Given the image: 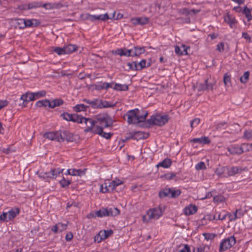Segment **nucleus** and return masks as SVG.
<instances>
[{"label":"nucleus","instance_id":"14","mask_svg":"<svg viewBox=\"0 0 252 252\" xmlns=\"http://www.w3.org/2000/svg\"><path fill=\"white\" fill-rule=\"evenodd\" d=\"M131 51L130 49L126 48H119L112 51V53L115 55H118L120 56L129 57L131 56Z\"/></svg>","mask_w":252,"mask_h":252},{"label":"nucleus","instance_id":"33","mask_svg":"<svg viewBox=\"0 0 252 252\" xmlns=\"http://www.w3.org/2000/svg\"><path fill=\"white\" fill-rule=\"evenodd\" d=\"M244 214V211L242 209H237L233 213V218H231L230 221L234 220L237 218H240Z\"/></svg>","mask_w":252,"mask_h":252},{"label":"nucleus","instance_id":"3","mask_svg":"<svg viewBox=\"0 0 252 252\" xmlns=\"http://www.w3.org/2000/svg\"><path fill=\"white\" fill-rule=\"evenodd\" d=\"M96 129H101V131L96 133L98 135L102 133L104 128L108 127L113 124L111 118L107 114L99 116L95 120Z\"/></svg>","mask_w":252,"mask_h":252},{"label":"nucleus","instance_id":"19","mask_svg":"<svg viewBox=\"0 0 252 252\" xmlns=\"http://www.w3.org/2000/svg\"><path fill=\"white\" fill-rule=\"evenodd\" d=\"M45 136L49 140L61 142L60 139V131L48 132L45 134Z\"/></svg>","mask_w":252,"mask_h":252},{"label":"nucleus","instance_id":"30","mask_svg":"<svg viewBox=\"0 0 252 252\" xmlns=\"http://www.w3.org/2000/svg\"><path fill=\"white\" fill-rule=\"evenodd\" d=\"M77 49V47L75 45L69 44L64 47L65 54H69L75 52Z\"/></svg>","mask_w":252,"mask_h":252},{"label":"nucleus","instance_id":"26","mask_svg":"<svg viewBox=\"0 0 252 252\" xmlns=\"http://www.w3.org/2000/svg\"><path fill=\"white\" fill-rule=\"evenodd\" d=\"M172 162L170 159L168 158H165L162 161L159 162L157 166L162 167L164 168H169L171 165Z\"/></svg>","mask_w":252,"mask_h":252},{"label":"nucleus","instance_id":"41","mask_svg":"<svg viewBox=\"0 0 252 252\" xmlns=\"http://www.w3.org/2000/svg\"><path fill=\"white\" fill-rule=\"evenodd\" d=\"M99 109L103 108L111 107L113 106V105L110 104L109 102L107 101H103L101 99H99Z\"/></svg>","mask_w":252,"mask_h":252},{"label":"nucleus","instance_id":"31","mask_svg":"<svg viewBox=\"0 0 252 252\" xmlns=\"http://www.w3.org/2000/svg\"><path fill=\"white\" fill-rule=\"evenodd\" d=\"M89 106L84 105V104H77L73 107V111L76 112H80L82 111H86Z\"/></svg>","mask_w":252,"mask_h":252},{"label":"nucleus","instance_id":"27","mask_svg":"<svg viewBox=\"0 0 252 252\" xmlns=\"http://www.w3.org/2000/svg\"><path fill=\"white\" fill-rule=\"evenodd\" d=\"M199 11V10L195 9H192L190 11L189 10V9L187 8H181L178 10V13L180 14L184 15L186 16L190 14L191 12H192L193 14H196Z\"/></svg>","mask_w":252,"mask_h":252},{"label":"nucleus","instance_id":"22","mask_svg":"<svg viewBox=\"0 0 252 252\" xmlns=\"http://www.w3.org/2000/svg\"><path fill=\"white\" fill-rule=\"evenodd\" d=\"M42 2L41 1H33L30 2L24 6V9L25 10H30L32 9H35L37 8L41 7Z\"/></svg>","mask_w":252,"mask_h":252},{"label":"nucleus","instance_id":"38","mask_svg":"<svg viewBox=\"0 0 252 252\" xmlns=\"http://www.w3.org/2000/svg\"><path fill=\"white\" fill-rule=\"evenodd\" d=\"M151 65L150 63L147 64L146 60L145 59L142 60L138 63H137V69L140 70L146 67H148Z\"/></svg>","mask_w":252,"mask_h":252},{"label":"nucleus","instance_id":"1","mask_svg":"<svg viewBox=\"0 0 252 252\" xmlns=\"http://www.w3.org/2000/svg\"><path fill=\"white\" fill-rule=\"evenodd\" d=\"M79 124H84L86 125V128L84 129L85 132H91L96 134L101 132V129H96L95 120L90 118H86L81 115L79 116L78 123Z\"/></svg>","mask_w":252,"mask_h":252},{"label":"nucleus","instance_id":"56","mask_svg":"<svg viewBox=\"0 0 252 252\" xmlns=\"http://www.w3.org/2000/svg\"><path fill=\"white\" fill-rule=\"evenodd\" d=\"M206 165L204 162L200 161L195 165V169L197 170H202L206 169Z\"/></svg>","mask_w":252,"mask_h":252},{"label":"nucleus","instance_id":"28","mask_svg":"<svg viewBox=\"0 0 252 252\" xmlns=\"http://www.w3.org/2000/svg\"><path fill=\"white\" fill-rule=\"evenodd\" d=\"M113 89L119 91H126L128 90V86L126 84H114Z\"/></svg>","mask_w":252,"mask_h":252},{"label":"nucleus","instance_id":"18","mask_svg":"<svg viewBox=\"0 0 252 252\" xmlns=\"http://www.w3.org/2000/svg\"><path fill=\"white\" fill-rule=\"evenodd\" d=\"M224 21L228 24H229L231 28H233L237 23V21L235 17L231 15H229V14H227L224 16Z\"/></svg>","mask_w":252,"mask_h":252},{"label":"nucleus","instance_id":"2","mask_svg":"<svg viewBox=\"0 0 252 252\" xmlns=\"http://www.w3.org/2000/svg\"><path fill=\"white\" fill-rule=\"evenodd\" d=\"M63 170V169L60 168H55L48 172L38 171L36 172V174L41 179L46 182H50V180L55 179L58 176H60Z\"/></svg>","mask_w":252,"mask_h":252},{"label":"nucleus","instance_id":"49","mask_svg":"<svg viewBox=\"0 0 252 252\" xmlns=\"http://www.w3.org/2000/svg\"><path fill=\"white\" fill-rule=\"evenodd\" d=\"M216 218L217 216L215 214L213 215L211 214H207L203 218V220H207L208 221H210L216 220Z\"/></svg>","mask_w":252,"mask_h":252},{"label":"nucleus","instance_id":"61","mask_svg":"<svg viewBox=\"0 0 252 252\" xmlns=\"http://www.w3.org/2000/svg\"><path fill=\"white\" fill-rule=\"evenodd\" d=\"M200 123V119L195 118L190 122V126L192 128L196 127Z\"/></svg>","mask_w":252,"mask_h":252},{"label":"nucleus","instance_id":"36","mask_svg":"<svg viewBox=\"0 0 252 252\" xmlns=\"http://www.w3.org/2000/svg\"><path fill=\"white\" fill-rule=\"evenodd\" d=\"M108 216H116L119 214L120 211L117 208H107Z\"/></svg>","mask_w":252,"mask_h":252},{"label":"nucleus","instance_id":"25","mask_svg":"<svg viewBox=\"0 0 252 252\" xmlns=\"http://www.w3.org/2000/svg\"><path fill=\"white\" fill-rule=\"evenodd\" d=\"M215 173L219 176H227V167H221L218 168L215 170Z\"/></svg>","mask_w":252,"mask_h":252},{"label":"nucleus","instance_id":"44","mask_svg":"<svg viewBox=\"0 0 252 252\" xmlns=\"http://www.w3.org/2000/svg\"><path fill=\"white\" fill-rule=\"evenodd\" d=\"M213 201L216 203H220L224 202L225 201V198L224 196L221 195H215L213 197Z\"/></svg>","mask_w":252,"mask_h":252},{"label":"nucleus","instance_id":"59","mask_svg":"<svg viewBox=\"0 0 252 252\" xmlns=\"http://www.w3.org/2000/svg\"><path fill=\"white\" fill-rule=\"evenodd\" d=\"M206 84V90H212L213 86L215 84V82H209L208 79L205 80Z\"/></svg>","mask_w":252,"mask_h":252},{"label":"nucleus","instance_id":"7","mask_svg":"<svg viewBox=\"0 0 252 252\" xmlns=\"http://www.w3.org/2000/svg\"><path fill=\"white\" fill-rule=\"evenodd\" d=\"M243 147H246L247 149L252 150V144H243L242 146L237 145H232L230 147L227 148V151L231 155H241L244 152Z\"/></svg>","mask_w":252,"mask_h":252},{"label":"nucleus","instance_id":"29","mask_svg":"<svg viewBox=\"0 0 252 252\" xmlns=\"http://www.w3.org/2000/svg\"><path fill=\"white\" fill-rule=\"evenodd\" d=\"M35 106L39 107L48 106L51 108V102L49 99L39 100L36 102Z\"/></svg>","mask_w":252,"mask_h":252},{"label":"nucleus","instance_id":"17","mask_svg":"<svg viewBox=\"0 0 252 252\" xmlns=\"http://www.w3.org/2000/svg\"><path fill=\"white\" fill-rule=\"evenodd\" d=\"M131 51V57L139 56L145 52V48L144 47L135 46L133 49H130Z\"/></svg>","mask_w":252,"mask_h":252},{"label":"nucleus","instance_id":"40","mask_svg":"<svg viewBox=\"0 0 252 252\" xmlns=\"http://www.w3.org/2000/svg\"><path fill=\"white\" fill-rule=\"evenodd\" d=\"M63 103V100L62 99H56L51 102V108L59 106Z\"/></svg>","mask_w":252,"mask_h":252},{"label":"nucleus","instance_id":"54","mask_svg":"<svg viewBox=\"0 0 252 252\" xmlns=\"http://www.w3.org/2000/svg\"><path fill=\"white\" fill-rule=\"evenodd\" d=\"M231 77L227 74H225L223 76V82L226 86H229L230 84Z\"/></svg>","mask_w":252,"mask_h":252},{"label":"nucleus","instance_id":"16","mask_svg":"<svg viewBox=\"0 0 252 252\" xmlns=\"http://www.w3.org/2000/svg\"><path fill=\"white\" fill-rule=\"evenodd\" d=\"M243 171V169L238 166H232L227 167V176H232L237 174H240Z\"/></svg>","mask_w":252,"mask_h":252},{"label":"nucleus","instance_id":"64","mask_svg":"<svg viewBox=\"0 0 252 252\" xmlns=\"http://www.w3.org/2000/svg\"><path fill=\"white\" fill-rule=\"evenodd\" d=\"M244 136L248 139L252 138V130L245 131Z\"/></svg>","mask_w":252,"mask_h":252},{"label":"nucleus","instance_id":"12","mask_svg":"<svg viewBox=\"0 0 252 252\" xmlns=\"http://www.w3.org/2000/svg\"><path fill=\"white\" fill-rule=\"evenodd\" d=\"M63 6V4L60 2L42 3L41 7H44L46 10H51L53 9H60Z\"/></svg>","mask_w":252,"mask_h":252},{"label":"nucleus","instance_id":"58","mask_svg":"<svg viewBox=\"0 0 252 252\" xmlns=\"http://www.w3.org/2000/svg\"><path fill=\"white\" fill-rule=\"evenodd\" d=\"M97 18H98V20H99L105 21L110 19V18L109 17L108 14L106 13H105L104 14L98 15Z\"/></svg>","mask_w":252,"mask_h":252},{"label":"nucleus","instance_id":"57","mask_svg":"<svg viewBox=\"0 0 252 252\" xmlns=\"http://www.w3.org/2000/svg\"><path fill=\"white\" fill-rule=\"evenodd\" d=\"M57 224L60 232H61L65 230L67 228V223H63L62 222H59Z\"/></svg>","mask_w":252,"mask_h":252},{"label":"nucleus","instance_id":"23","mask_svg":"<svg viewBox=\"0 0 252 252\" xmlns=\"http://www.w3.org/2000/svg\"><path fill=\"white\" fill-rule=\"evenodd\" d=\"M192 143H198L201 144H208L210 143V140L208 137L204 136L200 138H195L190 140Z\"/></svg>","mask_w":252,"mask_h":252},{"label":"nucleus","instance_id":"53","mask_svg":"<svg viewBox=\"0 0 252 252\" xmlns=\"http://www.w3.org/2000/svg\"><path fill=\"white\" fill-rule=\"evenodd\" d=\"M71 183L69 180H66L64 178H63L60 181V184L62 187L65 188L68 187Z\"/></svg>","mask_w":252,"mask_h":252},{"label":"nucleus","instance_id":"51","mask_svg":"<svg viewBox=\"0 0 252 252\" xmlns=\"http://www.w3.org/2000/svg\"><path fill=\"white\" fill-rule=\"evenodd\" d=\"M54 52L56 53L59 55H62L65 54L64 47L63 48L56 47L54 50Z\"/></svg>","mask_w":252,"mask_h":252},{"label":"nucleus","instance_id":"6","mask_svg":"<svg viewBox=\"0 0 252 252\" xmlns=\"http://www.w3.org/2000/svg\"><path fill=\"white\" fill-rule=\"evenodd\" d=\"M236 243V239L234 236H231L223 239L220 242L219 252H222L230 249Z\"/></svg>","mask_w":252,"mask_h":252},{"label":"nucleus","instance_id":"35","mask_svg":"<svg viewBox=\"0 0 252 252\" xmlns=\"http://www.w3.org/2000/svg\"><path fill=\"white\" fill-rule=\"evenodd\" d=\"M37 21L36 19H25L24 28L26 27H32L33 25H37Z\"/></svg>","mask_w":252,"mask_h":252},{"label":"nucleus","instance_id":"11","mask_svg":"<svg viewBox=\"0 0 252 252\" xmlns=\"http://www.w3.org/2000/svg\"><path fill=\"white\" fill-rule=\"evenodd\" d=\"M21 99L23 101V106H26L28 102L35 100L33 93H25L21 96Z\"/></svg>","mask_w":252,"mask_h":252},{"label":"nucleus","instance_id":"62","mask_svg":"<svg viewBox=\"0 0 252 252\" xmlns=\"http://www.w3.org/2000/svg\"><path fill=\"white\" fill-rule=\"evenodd\" d=\"M24 23L25 19H19L16 20V23L19 26V28L20 29H24Z\"/></svg>","mask_w":252,"mask_h":252},{"label":"nucleus","instance_id":"5","mask_svg":"<svg viewBox=\"0 0 252 252\" xmlns=\"http://www.w3.org/2000/svg\"><path fill=\"white\" fill-rule=\"evenodd\" d=\"M169 120V117L167 115H157L152 116L150 119L147 120V123L150 125H156L162 126L166 124Z\"/></svg>","mask_w":252,"mask_h":252},{"label":"nucleus","instance_id":"60","mask_svg":"<svg viewBox=\"0 0 252 252\" xmlns=\"http://www.w3.org/2000/svg\"><path fill=\"white\" fill-rule=\"evenodd\" d=\"M0 220L6 222L9 220L7 212H3L2 214L0 215Z\"/></svg>","mask_w":252,"mask_h":252},{"label":"nucleus","instance_id":"63","mask_svg":"<svg viewBox=\"0 0 252 252\" xmlns=\"http://www.w3.org/2000/svg\"><path fill=\"white\" fill-rule=\"evenodd\" d=\"M224 44L223 42L220 43L217 45L216 50L219 52H222L224 51Z\"/></svg>","mask_w":252,"mask_h":252},{"label":"nucleus","instance_id":"55","mask_svg":"<svg viewBox=\"0 0 252 252\" xmlns=\"http://www.w3.org/2000/svg\"><path fill=\"white\" fill-rule=\"evenodd\" d=\"M83 172L80 169H71V173L70 175L72 176H81Z\"/></svg>","mask_w":252,"mask_h":252},{"label":"nucleus","instance_id":"15","mask_svg":"<svg viewBox=\"0 0 252 252\" xmlns=\"http://www.w3.org/2000/svg\"><path fill=\"white\" fill-rule=\"evenodd\" d=\"M82 101L88 104L89 107H91L94 109H99V99L98 98H94L92 100L84 98Z\"/></svg>","mask_w":252,"mask_h":252},{"label":"nucleus","instance_id":"42","mask_svg":"<svg viewBox=\"0 0 252 252\" xmlns=\"http://www.w3.org/2000/svg\"><path fill=\"white\" fill-rule=\"evenodd\" d=\"M144 133L142 132L136 131L132 134L131 138L136 140L143 139L144 138Z\"/></svg>","mask_w":252,"mask_h":252},{"label":"nucleus","instance_id":"34","mask_svg":"<svg viewBox=\"0 0 252 252\" xmlns=\"http://www.w3.org/2000/svg\"><path fill=\"white\" fill-rule=\"evenodd\" d=\"M209 248V246L202 244L196 248H194L193 252H208Z\"/></svg>","mask_w":252,"mask_h":252},{"label":"nucleus","instance_id":"45","mask_svg":"<svg viewBox=\"0 0 252 252\" xmlns=\"http://www.w3.org/2000/svg\"><path fill=\"white\" fill-rule=\"evenodd\" d=\"M33 94H34V98L35 100V99H38L39 98H41L42 97L45 96L46 94V92L44 90H42V91H40L38 92L33 93Z\"/></svg>","mask_w":252,"mask_h":252},{"label":"nucleus","instance_id":"48","mask_svg":"<svg viewBox=\"0 0 252 252\" xmlns=\"http://www.w3.org/2000/svg\"><path fill=\"white\" fill-rule=\"evenodd\" d=\"M249 72L246 71L243 76H242L240 78V81L242 83H246L249 78Z\"/></svg>","mask_w":252,"mask_h":252},{"label":"nucleus","instance_id":"13","mask_svg":"<svg viewBox=\"0 0 252 252\" xmlns=\"http://www.w3.org/2000/svg\"><path fill=\"white\" fill-rule=\"evenodd\" d=\"M60 139L61 142L65 140L72 141L73 140V135L67 131H60Z\"/></svg>","mask_w":252,"mask_h":252},{"label":"nucleus","instance_id":"37","mask_svg":"<svg viewBox=\"0 0 252 252\" xmlns=\"http://www.w3.org/2000/svg\"><path fill=\"white\" fill-rule=\"evenodd\" d=\"M242 12L245 15L248 21H250L252 19V15L251 14V10L247 6L244 7V9Z\"/></svg>","mask_w":252,"mask_h":252},{"label":"nucleus","instance_id":"24","mask_svg":"<svg viewBox=\"0 0 252 252\" xmlns=\"http://www.w3.org/2000/svg\"><path fill=\"white\" fill-rule=\"evenodd\" d=\"M131 21L132 24L135 25L138 24L143 25L147 24L148 22L149 19L148 18L146 17H140L132 18L131 19Z\"/></svg>","mask_w":252,"mask_h":252},{"label":"nucleus","instance_id":"46","mask_svg":"<svg viewBox=\"0 0 252 252\" xmlns=\"http://www.w3.org/2000/svg\"><path fill=\"white\" fill-rule=\"evenodd\" d=\"M99 191L102 193H106L110 191V189L108 188L107 183H104L100 185Z\"/></svg>","mask_w":252,"mask_h":252},{"label":"nucleus","instance_id":"10","mask_svg":"<svg viewBox=\"0 0 252 252\" xmlns=\"http://www.w3.org/2000/svg\"><path fill=\"white\" fill-rule=\"evenodd\" d=\"M79 116L80 115L76 114H71L67 112H64L61 115L63 119L67 121H71L76 123H78Z\"/></svg>","mask_w":252,"mask_h":252},{"label":"nucleus","instance_id":"39","mask_svg":"<svg viewBox=\"0 0 252 252\" xmlns=\"http://www.w3.org/2000/svg\"><path fill=\"white\" fill-rule=\"evenodd\" d=\"M95 215L98 217H103L108 216V210L107 208H102L101 209L96 211Z\"/></svg>","mask_w":252,"mask_h":252},{"label":"nucleus","instance_id":"43","mask_svg":"<svg viewBox=\"0 0 252 252\" xmlns=\"http://www.w3.org/2000/svg\"><path fill=\"white\" fill-rule=\"evenodd\" d=\"M170 189L171 191H170V198H176L181 193V191L180 189H175L174 188H170Z\"/></svg>","mask_w":252,"mask_h":252},{"label":"nucleus","instance_id":"8","mask_svg":"<svg viewBox=\"0 0 252 252\" xmlns=\"http://www.w3.org/2000/svg\"><path fill=\"white\" fill-rule=\"evenodd\" d=\"M139 110L137 108L128 111L126 114V116L127 117V123L128 124H137V114Z\"/></svg>","mask_w":252,"mask_h":252},{"label":"nucleus","instance_id":"9","mask_svg":"<svg viewBox=\"0 0 252 252\" xmlns=\"http://www.w3.org/2000/svg\"><path fill=\"white\" fill-rule=\"evenodd\" d=\"M113 234V231L111 229L101 230L98 234L95 236L94 241L98 243L100 242L102 240L107 238Z\"/></svg>","mask_w":252,"mask_h":252},{"label":"nucleus","instance_id":"21","mask_svg":"<svg viewBox=\"0 0 252 252\" xmlns=\"http://www.w3.org/2000/svg\"><path fill=\"white\" fill-rule=\"evenodd\" d=\"M7 213L8 220H12L19 214L20 209L18 207L12 208Z\"/></svg>","mask_w":252,"mask_h":252},{"label":"nucleus","instance_id":"32","mask_svg":"<svg viewBox=\"0 0 252 252\" xmlns=\"http://www.w3.org/2000/svg\"><path fill=\"white\" fill-rule=\"evenodd\" d=\"M170 188H165L159 192L158 195L160 198H162L165 197H170Z\"/></svg>","mask_w":252,"mask_h":252},{"label":"nucleus","instance_id":"50","mask_svg":"<svg viewBox=\"0 0 252 252\" xmlns=\"http://www.w3.org/2000/svg\"><path fill=\"white\" fill-rule=\"evenodd\" d=\"M127 65L129 68L132 70H138L137 69V63L136 62L127 63Z\"/></svg>","mask_w":252,"mask_h":252},{"label":"nucleus","instance_id":"20","mask_svg":"<svg viewBox=\"0 0 252 252\" xmlns=\"http://www.w3.org/2000/svg\"><path fill=\"white\" fill-rule=\"evenodd\" d=\"M197 211V207L194 205L190 204L185 207L184 209V212L187 216H189L195 214Z\"/></svg>","mask_w":252,"mask_h":252},{"label":"nucleus","instance_id":"52","mask_svg":"<svg viewBox=\"0 0 252 252\" xmlns=\"http://www.w3.org/2000/svg\"><path fill=\"white\" fill-rule=\"evenodd\" d=\"M215 215H216L217 216V218L216 219V220H224L227 216V214L225 213V212H224V214L222 215H221V213L220 212H216L215 213Z\"/></svg>","mask_w":252,"mask_h":252},{"label":"nucleus","instance_id":"4","mask_svg":"<svg viewBox=\"0 0 252 252\" xmlns=\"http://www.w3.org/2000/svg\"><path fill=\"white\" fill-rule=\"evenodd\" d=\"M163 214V211L160 207H156L149 209L146 215L143 217L144 221L148 222L152 220L158 219Z\"/></svg>","mask_w":252,"mask_h":252},{"label":"nucleus","instance_id":"47","mask_svg":"<svg viewBox=\"0 0 252 252\" xmlns=\"http://www.w3.org/2000/svg\"><path fill=\"white\" fill-rule=\"evenodd\" d=\"M113 83H109L106 82H103L100 85L99 88L101 89H107L108 88H113Z\"/></svg>","mask_w":252,"mask_h":252}]
</instances>
